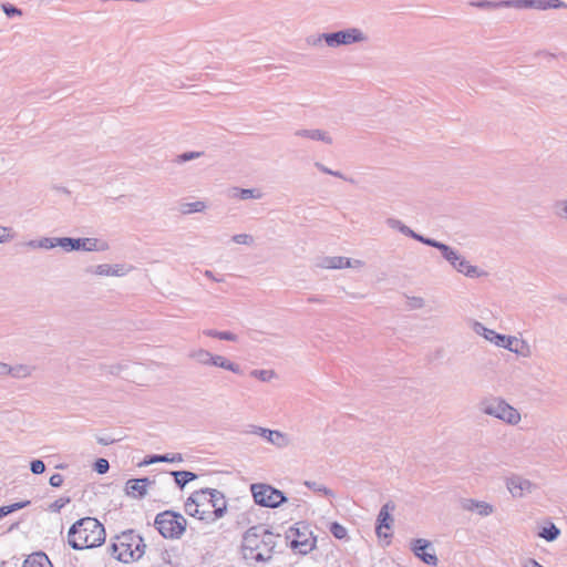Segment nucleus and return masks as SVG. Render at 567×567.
I'll return each mask as SVG.
<instances>
[{"instance_id":"nucleus-1","label":"nucleus","mask_w":567,"mask_h":567,"mask_svg":"<svg viewBox=\"0 0 567 567\" xmlns=\"http://www.w3.org/2000/svg\"><path fill=\"white\" fill-rule=\"evenodd\" d=\"M275 547V535L264 525L248 528L243 536L241 554L245 560L269 561Z\"/></svg>"},{"instance_id":"nucleus-2","label":"nucleus","mask_w":567,"mask_h":567,"mask_svg":"<svg viewBox=\"0 0 567 567\" xmlns=\"http://www.w3.org/2000/svg\"><path fill=\"white\" fill-rule=\"evenodd\" d=\"M104 542V526L94 517L76 520L68 533V543L75 550L99 547Z\"/></svg>"},{"instance_id":"nucleus-3","label":"nucleus","mask_w":567,"mask_h":567,"mask_svg":"<svg viewBox=\"0 0 567 567\" xmlns=\"http://www.w3.org/2000/svg\"><path fill=\"white\" fill-rule=\"evenodd\" d=\"M145 548L143 537L134 529H127L115 537V542L110 546V551L117 560L128 564L141 559L145 554Z\"/></svg>"},{"instance_id":"nucleus-4","label":"nucleus","mask_w":567,"mask_h":567,"mask_svg":"<svg viewBox=\"0 0 567 567\" xmlns=\"http://www.w3.org/2000/svg\"><path fill=\"white\" fill-rule=\"evenodd\" d=\"M471 6L483 10H496L501 8L536 9L540 11L567 9V3L561 0H478L471 2Z\"/></svg>"},{"instance_id":"nucleus-5","label":"nucleus","mask_w":567,"mask_h":567,"mask_svg":"<svg viewBox=\"0 0 567 567\" xmlns=\"http://www.w3.org/2000/svg\"><path fill=\"white\" fill-rule=\"evenodd\" d=\"M426 246L439 249L442 257L452 266V268L467 278L487 276L486 271L480 269L477 266L471 265L457 249L444 243L430 238V240L426 241Z\"/></svg>"},{"instance_id":"nucleus-6","label":"nucleus","mask_w":567,"mask_h":567,"mask_svg":"<svg viewBox=\"0 0 567 567\" xmlns=\"http://www.w3.org/2000/svg\"><path fill=\"white\" fill-rule=\"evenodd\" d=\"M480 411L486 415L496 417L509 425L520 422V413L501 398L484 399L480 402Z\"/></svg>"},{"instance_id":"nucleus-7","label":"nucleus","mask_w":567,"mask_h":567,"mask_svg":"<svg viewBox=\"0 0 567 567\" xmlns=\"http://www.w3.org/2000/svg\"><path fill=\"white\" fill-rule=\"evenodd\" d=\"M154 525L164 538L178 539L186 530L187 520L179 513L165 511L156 515Z\"/></svg>"},{"instance_id":"nucleus-8","label":"nucleus","mask_w":567,"mask_h":567,"mask_svg":"<svg viewBox=\"0 0 567 567\" xmlns=\"http://www.w3.org/2000/svg\"><path fill=\"white\" fill-rule=\"evenodd\" d=\"M327 47L337 49L352 44H362L369 41V35L362 29L350 27L334 32H328Z\"/></svg>"},{"instance_id":"nucleus-9","label":"nucleus","mask_w":567,"mask_h":567,"mask_svg":"<svg viewBox=\"0 0 567 567\" xmlns=\"http://www.w3.org/2000/svg\"><path fill=\"white\" fill-rule=\"evenodd\" d=\"M250 489L256 504L264 507L276 508L287 501L281 491L267 484H251Z\"/></svg>"},{"instance_id":"nucleus-10","label":"nucleus","mask_w":567,"mask_h":567,"mask_svg":"<svg viewBox=\"0 0 567 567\" xmlns=\"http://www.w3.org/2000/svg\"><path fill=\"white\" fill-rule=\"evenodd\" d=\"M59 247L66 251L84 250V251H106L110 246L105 240L97 238H71L61 237L58 243Z\"/></svg>"},{"instance_id":"nucleus-11","label":"nucleus","mask_w":567,"mask_h":567,"mask_svg":"<svg viewBox=\"0 0 567 567\" xmlns=\"http://www.w3.org/2000/svg\"><path fill=\"white\" fill-rule=\"evenodd\" d=\"M290 532L296 536L291 542V547L298 549L300 554L307 555L316 548L317 538L303 523H297L295 527L290 528Z\"/></svg>"},{"instance_id":"nucleus-12","label":"nucleus","mask_w":567,"mask_h":567,"mask_svg":"<svg viewBox=\"0 0 567 567\" xmlns=\"http://www.w3.org/2000/svg\"><path fill=\"white\" fill-rule=\"evenodd\" d=\"M317 266L322 269L360 268L363 261L342 256H326L318 259Z\"/></svg>"},{"instance_id":"nucleus-13","label":"nucleus","mask_w":567,"mask_h":567,"mask_svg":"<svg viewBox=\"0 0 567 567\" xmlns=\"http://www.w3.org/2000/svg\"><path fill=\"white\" fill-rule=\"evenodd\" d=\"M250 429V433L259 435L260 437L265 439L267 442L279 449H284L290 444L289 436L280 431L270 430L257 425H251Z\"/></svg>"},{"instance_id":"nucleus-14","label":"nucleus","mask_w":567,"mask_h":567,"mask_svg":"<svg viewBox=\"0 0 567 567\" xmlns=\"http://www.w3.org/2000/svg\"><path fill=\"white\" fill-rule=\"evenodd\" d=\"M394 509H395V505L393 502H388L381 507V509L378 514L377 527H375V532L380 538L381 537L389 538L391 536V534L383 532V529H386V530L391 529L392 524H393V518L390 513Z\"/></svg>"},{"instance_id":"nucleus-15","label":"nucleus","mask_w":567,"mask_h":567,"mask_svg":"<svg viewBox=\"0 0 567 567\" xmlns=\"http://www.w3.org/2000/svg\"><path fill=\"white\" fill-rule=\"evenodd\" d=\"M506 486L513 497H524L533 493L535 484L519 475H513L507 478Z\"/></svg>"},{"instance_id":"nucleus-16","label":"nucleus","mask_w":567,"mask_h":567,"mask_svg":"<svg viewBox=\"0 0 567 567\" xmlns=\"http://www.w3.org/2000/svg\"><path fill=\"white\" fill-rule=\"evenodd\" d=\"M427 548L433 549L432 543L426 539L417 538L411 543V550L417 558L430 566H436L439 563L437 556L434 551L427 553Z\"/></svg>"},{"instance_id":"nucleus-17","label":"nucleus","mask_w":567,"mask_h":567,"mask_svg":"<svg viewBox=\"0 0 567 567\" xmlns=\"http://www.w3.org/2000/svg\"><path fill=\"white\" fill-rule=\"evenodd\" d=\"M156 484L155 478L148 477L128 480L126 482L125 491L128 496L134 498H143L147 494V489L152 488Z\"/></svg>"},{"instance_id":"nucleus-18","label":"nucleus","mask_w":567,"mask_h":567,"mask_svg":"<svg viewBox=\"0 0 567 567\" xmlns=\"http://www.w3.org/2000/svg\"><path fill=\"white\" fill-rule=\"evenodd\" d=\"M472 329L476 334L483 337L485 340L489 341L491 343L499 348H503L505 341H508L507 336L501 334L493 329H488L478 321L473 322Z\"/></svg>"},{"instance_id":"nucleus-19","label":"nucleus","mask_w":567,"mask_h":567,"mask_svg":"<svg viewBox=\"0 0 567 567\" xmlns=\"http://www.w3.org/2000/svg\"><path fill=\"white\" fill-rule=\"evenodd\" d=\"M209 491H210L209 499H210V506H212V511H213L210 522H215L225 515L226 509H227V502H226L224 493H221L220 491L215 489V488H209Z\"/></svg>"},{"instance_id":"nucleus-20","label":"nucleus","mask_w":567,"mask_h":567,"mask_svg":"<svg viewBox=\"0 0 567 567\" xmlns=\"http://www.w3.org/2000/svg\"><path fill=\"white\" fill-rule=\"evenodd\" d=\"M461 507L467 512H475L482 517H486L494 512L493 505L484 501H477L474 498H463L461 501Z\"/></svg>"},{"instance_id":"nucleus-21","label":"nucleus","mask_w":567,"mask_h":567,"mask_svg":"<svg viewBox=\"0 0 567 567\" xmlns=\"http://www.w3.org/2000/svg\"><path fill=\"white\" fill-rule=\"evenodd\" d=\"M508 341H505L504 349L523 358H529L532 355V348L529 343L524 339H518L514 336H507Z\"/></svg>"},{"instance_id":"nucleus-22","label":"nucleus","mask_w":567,"mask_h":567,"mask_svg":"<svg viewBox=\"0 0 567 567\" xmlns=\"http://www.w3.org/2000/svg\"><path fill=\"white\" fill-rule=\"evenodd\" d=\"M295 136L302 137V138H308V140H311V141H319V142L324 143V144H328V145H331L333 143V140H332L331 135L328 132H326L323 130H319V128L297 130L295 132Z\"/></svg>"},{"instance_id":"nucleus-23","label":"nucleus","mask_w":567,"mask_h":567,"mask_svg":"<svg viewBox=\"0 0 567 567\" xmlns=\"http://www.w3.org/2000/svg\"><path fill=\"white\" fill-rule=\"evenodd\" d=\"M386 225L392 228V229H396L399 230L400 233H402L403 235L405 236H409L424 245H426V241L430 240L429 237H424L417 233H415L414 230H412L410 227H408L406 225H404L400 219H396V218H393V217H390L386 219Z\"/></svg>"},{"instance_id":"nucleus-24","label":"nucleus","mask_w":567,"mask_h":567,"mask_svg":"<svg viewBox=\"0 0 567 567\" xmlns=\"http://www.w3.org/2000/svg\"><path fill=\"white\" fill-rule=\"evenodd\" d=\"M184 508L189 516L197 517L206 523H210L212 520V513L205 512L198 507V503L194 498V493L186 499Z\"/></svg>"},{"instance_id":"nucleus-25","label":"nucleus","mask_w":567,"mask_h":567,"mask_svg":"<svg viewBox=\"0 0 567 567\" xmlns=\"http://www.w3.org/2000/svg\"><path fill=\"white\" fill-rule=\"evenodd\" d=\"M228 196L230 198H239V199H260L262 197V193L257 188H239L233 187L228 192Z\"/></svg>"},{"instance_id":"nucleus-26","label":"nucleus","mask_w":567,"mask_h":567,"mask_svg":"<svg viewBox=\"0 0 567 567\" xmlns=\"http://www.w3.org/2000/svg\"><path fill=\"white\" fill-rule=\"evenodd\" d=\"M35 371V367L31 364H8V375L14 379H27L30 378Z\"/></svg>"},{"instance_id":"nucleus-27","label":"nucleus","mask_w":567,"mask_h":567,"mask_svg":"<svg viewBox=\"0 0 567 567\" xmlns=\"http://www.w3.org/2000/svg\"><path fill=\"white\" fill-rule=\"evenodd\" d=\"M22 567H53L48 556L42 553L31 554L23 563Z\"/></svg>"},{"instance_id":"nucleus-28","label":"nucleus","mask_w":567,"mask_h":567,"mask_svg":"<svg viewBox=\"0 0 567 567\" xmlns=\"http://www.w3.org/2000/svg\"><path fill=\"white\" fill-rule=\"evenodd\" d=\"M174 477L176 486L183 489L186 484L197 478V474L189 471H173L169 473Z\"/></svg>"},{"instance_id":"nucleus-29","label":"nucleus","mask_w":567,"mask_h":567,"mask_svg":"<svg viewBox=\"0 0 567 567\" xmlns=\"http://www.w3.org/2000/svg\"><path fill=\"white\" fill-rule=\"evenodd\" d=\"M188 357L202 365H210L214 354L206 349H194L189 351Z\"/></svg>"},{"instance_id":"nucleus-30","label":"nucleus","mask_w":567,"mask_h":567,"mask_svg":"<svg viewBox=\"0 0 567 567\" xmlns=\"http://www.w3.org/2000/svg\"><path fill=\"white\" fill-rule=\"evenodd\" d=\"M210 365L231 371L233 373H236V374L241 373V369L237 363H234V362L229 361L228 359H226L225 357L219 355V354H214V359H213Z\"/></svg>"},{"instance_id":"nucleus-31","label":"nucleus","mask_w":567,"mask_h":567,"mask_svg":"<svg viewBox=\"0 0 567 567\" xmlns=\"http://www.w3.org/2000/svg\"><path fill=\"white\" fill-rule=\"evenodd\" d=\"M209 496V488H203L194 492V498L197 501L198 507L205 512L213 513Z\"/></svg>"},{"instance_id":"nucleus-32","label":"nucleus","mask_w":567,"mask_h":567,"mask_svg":"<svg viewBox=\"0 0 567 567\" xmlns=\"http://www.w3.org/2000/svg\"><path fill=\"white\" fill-rule=\"evenodd\" d=\"M206 203L203 200H195L190 203H183L179 206V212L184 215L193 213H202L206 209Z\"/></svg>"},{"instance_id":"nucleus-33","label":"nucleus","mask_w":567,"mask_h":567,"mask_svg":"<svg viewBox=\"0 0 567 567\" xmlns=\"http://www.w3.org/2000/svg\"><path fill=\"white\" fill-rule=\"evenodd\" d=\"M183 455L181 453L173 454H163V455H153L146 464L157 463V462H166V463H181L183 462Z\"/></svg>"},{"instance_id":"nucleus-34","label":"nucleus","mask_w":567,"mask_h":567,"mask_svg":"<svg viewBox=\"0 0 567 567\" xmlns=\"http://www.w3.org/2000/svg\"><path fill=\"white\" fill-rule=\"evenodd\" d=\"M559 528L550 523L549 526L543 527V529L538 533V536L546 539L547 542H554L559 536Z\"/></svg>"},{"instance_id":"nucleus-35","label":"nucleus","mask_w":567,"mask_h":567,"mask_svg":"<svg viewBox=\"0 0 567 567\" xmlns=\"http://www.w3.org/2000/svg\"><path fill=\"white\" fill-rule=\"evenodd\" d=\"M553 213L554 215L567 221V199H559L553 204Z\"/></svg>"},{"instance_id":"nucleus-36","label":"nucleus","mask_w":567,"mask_h":567,"mask_svg":"<svg viewBox=\"0 0 567 567\" xmlns=\"http://www.w3.org/2000/svg\"><path fill=\"white\" fill-rule=\"evenodd\" d=\"M29 504H30V501H24V502L13 503L8 506H1L0 507V519L16 511L27 507Z\"/></svg>"},{"instance_id":"nucleus-37","label":"nucleus","mask_w":567,"mask_h":567,"mask_svg":"<svg viewBox=\"0 0 567 567\" xmlns=\"http://www.w3.org/2000/svg\"><path fill=\"white\" fill-rule=\"evenodd\" d=\"M305 485L308 488L312 489L313 492L322 493L324 496H328V497L334 496L333 492L330 488L326 487L324 485H322L318 482L306 481Z\"/></svg>"},{"instance_id":"nucleus-38","label":"nucleus","mask_w":567,"mask_h":567,"mask_svg":"<svg viewBox=\"0 0 567 567\" xmlns=\"http://www.w3.org/2000/svg\"><path fill=\"white\" fill-rule=\"evenodd\" d=\"M110 268L111 265L109 264H101L95 266H89L85 271L89 274H93L96 276H110Z\"/></svg>"},{"instance_id":"nucleus-39","label":"nucleus","mask_w":567,"mask_h":567,"mask_svg":"<svg viewBox=\"0 0 567 567\" xmlns=\"http://www.w3.org/2000/svg\"><path fill=\"white\" fill-rule=\"evenodd\" d=\"M250 375L262 382H268L276 377V372L274 370H252Z\"/></svg>"},{"instance_id":"nucleus-40","label":"nucleus","mask_w":567,"mask_h":567,"mask_svg":"<svg viewBox=\"0 0 567 567\" xmlns=\"http://www.w3.org/2000/svg\"><path fill=\"white\" fill-rule=\"evenodd\" d=\"M327 35L328 32L309 35L306 38V43L310 47H319L322 42L327 44V38H324Z\"/></svg>"},{"instance_id":"nucleus-41","label":"nucleus","mask_w":567,"mask_h":567,"mask_svg":"<svg viewBox=\"0 0 567 567\" xmlns=\"http://www.w3.org/2000/svg\"><path fill=\"white\" fill-rule=\"evenodd\" d=\"M330 533L338 539H342L347 536V529L341 524L334 522L330 525Z\"/></svg>"},{"instance_id":"nucleus-42","label":"nucleus","mask_w":567,"mask_h":567,"mask_svg":"<svg viewBox=\"0 0 567 567\" xmlns=\"http://www.w3.org/2000/svg\"><path fill=\"white\" fill-rule=\"evenodd\" d=\"M60 241V238H49V237H44V238H41L39 239V248H42V249H52L56 246H59V243Z\"/></svg>"},{"instance_id":"nucleus-43","label":"nucleus","mask_w":567,"mask_h":567,"mask_svg":"<svg viewBox=\"0 0 567 567\" xmlns=\"http://www.w3.org/2000/svg\"><path fill=\"white\" fill-rule=\"evenodd\" d=\"M231 240L239 245H251L254 243V238L251 235L248 234H237L234 235Z\"/></svg>"},{"instance_id":"nucleus-44","label":"nucleus","mask_w":567,"mask_h":567,"mask_svg":"<svg viewBox=\"0 0 567 567\" xmlns=\"http://www.w3.org/2000/svg\"><path fill=\"white\" fill-rule=\"evenodd\" d=\"M203 153L200 152H185L181 155L177 156V159L176 162L177 163H185V162H188V161H192V159H196V158H199L202 156Z\"/></svg>"},{"instance_id":"nucleus-45","label":"nucleus","mask_w":567,"mask_h":567,"mask_svg":"<svg viewBox=\"0 0 567 567\" xmlns=\"http://www.w3.org/2000/svg\"><path fill=\"white\" fill-rule=\"evenodd\" d=\"M110 468L109 461L105 458H97L94 463V470L99 474H105Z\"/></svg>"},{"instance_id":"nucleus-46","label":"nucleus","mask_w":567,"mask_h":567,"mask_svg":"<svg viewBox=\"0 0 567 567\" xmlns=\"http://www.w3.org/2000/svg\"><path fill=\"white\" fill-rule=\"evenodd\" d=\"M71 502L70 497H60L59 499L54 501L51 505H50V508L52 512H60L66 504H69Z\"/></svg>"},{"instance_id":"nucleus-47","label":"nucleus","mask_w":567,"mask_h":567,"mask_svg":"<svg viewBox=\"0 0 567 567\" xmlns=\"http://www.w3.org/2000/svg\"><path fill=\"white\" fill-rule=\"evenodd\" d=\"M2 10L9 18H12L14 16H22V11L10 3H3Z\"/></svg>"},{"instance_id":"nucleus-48","label":"nucleus","mask_w":567,"mask_h":567,"mask_svg":"<svg viewBox=\"0 0 567 567\" xmlns=\"http://www.w3.org/2000/svg\"><path fill=\"white\" fill-rule=\"evenodd\" d=\"M30 470L35 475L42 474L45 471V464L41 460H33L30 463Z\"/></svg>"},{"instance_id":"nucleus-49","label":"nucleus","mask_w":567,"mask_h":567,"mask_svg":"<svg viewBox=\"0 0 567 567\" xmlns=\"http://www.w3.org/2000/svg\"><path fill=\"white\" fill-rule=\"evenodd\" d=\"M424 305H425L424 299L421 297L409 298V306L412 309H421L422 307H424Z\"/></svg>"},{"instance_id":"nucleus-50","label":"nucleus","mask_w":567,"mask_h":567,"mask_svg":"<svg viewBox=\"0 0 567 567\" xmlns=\"http://www.w3.org/2000/svg\"><path fill=\"white\" fill-rule=\"evenodd\" d=\"M126 274L124 266L122 265H111L110 276L122 277Z\"/></svg>"},{"instance_id":"nucleus-51","label":"nucleus","mask_w":567,"mask_h":567,"mask_svg":"<svg viewBox=\"0 0 567 567\" xmlns=\"http://www.w3.org/2000/svg\"><path fill=\"white\" fill-rule=\"evenodd\" d=\"M219 340H226L235 342L238 340L237 334L230 332V331H219Z\"/></svg>"},{"instance_id":"nucleus-52","label":"nucleus","mask_w":567,"mask_h":567,"mask_svg":"<svg viewBox=\"0 0 567 567\" xmlns=\"http://www.w3.org/2000/svg\"><path fill=\"white\" fill-rule=\"evenodd\" d=\"M49 483L52 487H60L63 484V476L60 474H53L50 477Z\"/></svg>"},{"instance_id":"nucleus-53","label":"nucleus","mask_w":567,"mask_h":567,"mask_svg":"<svg viewBox=\"0 0 567 567\" xmlns=\"http://www.w3.org/2000/svg\"><path fill=\"white\" fill-rule=\"evenodd\" d=\"M10 231V228L0 226V244L6 243L11 238Z\"/></svg>"},{"instance_id":"nucleus-54","label":"nucleus","mask_w":567,"mask_h":567,"mask_svg":"<svg viewBox=\"0 0 567 567\" xmlns=\"http://www.w3.org/2000/svg\"><path fill=\"white\" fill-rule=\"evenodd\" d=\"M96 441H97V443H100L102 445H110V444H113L114 442H116L117 440L105 435V436H97Z\"/></svg>"},{"instance_id":"nucleus-55","label":"nucleus","mask_w":567,"mask_h":567,"mask_svg":"<svg viewBox=\"0 0 567 567\" xmlns=\"http://www.w3.org/2000/svg\"><path fill=\"white\" fill-rule=\"evenodd\" d=\"M203 334L210 337V338L219 339V331H217L215 329H205V330H203Z\"/></svg>"},{"instance_id":"nucleus-56","label":"nucleus","mask_w":567,"mask_h":567,"mask_svg":"<svg viewBox=\"0 0 567 567\" xmlns=\"http://www.w3.org/2000/svg\"><path fill=\"white\" fill-rule=\"evenodd\" d=\"M315 166H316L320 172H322V173H324V174H329V175L331 174V171H332V169L328 168L327 166H324L323 164H321V163H319V162H317V163L315 164Z\"/></svg>"},{"instance_id":"nucleus-57","label":"nucleus","mask_w":567,"mask_h":567,"mask_svg":"<svg viewBox=\"0 0 567 567\" xmlns=\"http://www.w3.org/2000/svg\"><path fill=\"white\" fill-rule=\"evenodd\" d=\"M122 369H123L122 364H113V365L110 367V372L112 374H120Z\"/></svg>"},{"instance_id":"nucleus-58","label":"nucleus","mask_w":567,"mask_h":567,"mask_svg":"<svg viewBox=\"0 0 567 567\" xmlns=\"http://www.w3.org/2000/svg\"><path fill=\"white\" fill-rule=\"evenodd\" d=\"M8 375V364L0 362V377Z\"/></svg>"},{"instance_id":"nucleus-59","label":"nucleus","mask_w":567,"mask_h":567,"mask_svg":"<svg viewBox=\"0 0 567 567\" xmlns=\"http://www.w3.org/2000/svg\"><path fill=\"white\" fill-rule=\"evenodd\" d=\"M332 176H336L338 178H341V179H344V181H348V178L339 171H331V174ZM349 182H353L352 179H349Z\"/></svg>"},{"instance_id":"nucleus-60","label":"nucleus","mask_w":567,"mask_h":567,"mask_svg":"<svg viewBox=\"0 0 567 567\" xmlns=\"http://www.w3.org/2000/svg\"><path fill=\"white\" fill-rule=\"evenodd\" d=\"M25 245L28 247H30V248L37 249V248H39V246H38L39 245V239L38 240H30Z\"/></svg>"},{"instance_id":"nucleus-61","label":"nucleus","mask_w":567,"mask_h":567,"mask_svg":"<svg viewBox=\"0 0 567 567\" xmlns=\"http://www.w3.org/2000/svg\"><path fill=\"white\" fill-rule=\"evenodd\" d=\"M205 276H206V277H208V278H210V279H213V280L219 281L218 279H216V278L214 277V275H213V272H212L210 270H206V271H205Z\"/></svg>"},{"instance_id":"nucleus-62","label":"nucleus","mask_w":567,"mask_h":567,"mask_svg":"<svg viewBox=\"0 0 567 567\" xmlns=\"http://www.w3.org/2000/svg\"><path fill=\"white\" fill-rule=\"evenodd\" d=\"M169 558H171L169 554H168L167 551H164V553H163V559H164V561L169 563Z\"/></svg>"},{"instance_id":"nucleus-63","label":"nucleus","mask_w":567,"mask_h":567,"mask_svg":"<svg viewBox=\"0 0 567 567\" xmlns=\"http://www.w3.org/2000/svg\"><path fill=\"white\" fill-rule=\"evenodd\" d=\"M309 301L310 302H322V300L318 297H311V298H309Z\"/></svg>"},{"instance_id":"nucleus-64","label":"nucleus","mask_w":567,"mask_h":567,"mask_svg":"<svg viewBox=\"0 0 567 567\" xmlns=\"http://www.w3.org/2000/svg\"><path fill=\"white\" fill-rule=\"evenodd\" d=\"M56 468H62L63 470V468H65V465L60 464V465L56 466Z\"/></svg>"}]
</instances>
